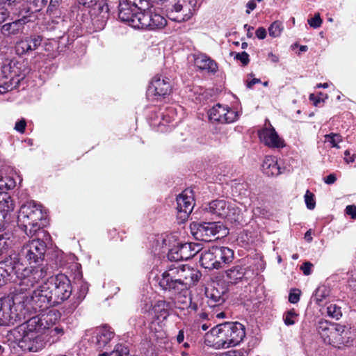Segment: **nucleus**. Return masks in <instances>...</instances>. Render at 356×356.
Masks as SVG:
<instances>
[{
  "label": "nucleus",
  "mask_w": 356,
  "mask_h": 356,
  "mask_svg": "<svg viewBox=\"0 0 356 356\" xmlns=\"http://www.w3.org/2000/svg\"><path fill=\"white\" fill-rule=\"evenodd\" d=\"M46 252V241L37 238L24 243L17 255L6 257L8 272H14L17 279V291H31L47 276Z\"/></svg>",
  "instance_id": "f257e3e1"
},
{
  "label": "nucleus",
  "mask_w": 356,
  "mask_h": 356,
  "mask_svg": "<svg viewBox=\"0 0 356 356\" xmlns=\"http://www.w3.org/2000/svg\"><path fill=\"white\" fill-rule=\"evenodd\" d=\"M37 286L31 293L26 291L22 306L29 312L44 311L67 300L72 292V286L68 277L63 273L49 277Z\"/></svg>",
  "instance_id": "f03ea898"
},
{
  "label": "nucleus",
  "mask_w": 356,
  "mask_h": 356,
  "mask_svg": "<svg viewBox=\"0 0 356 356\" xmlns=\"http://www.w3.org/2000/svg\"><path fill=\"white\" fill-rule=\"evenodd\" d=\"M49 321L51 315H35L18 326L13 332L18 346L28 352H38L44 348L47 340L42 330Z\"/></svg>",
  "instance_id": "7ed1b4c3"
},
{
  "label": "nucleus",
  "mask_w": 356,
  "mask_h": 356,
  "mask_svg": "<svg viewBox=\"0 0 356 356\" xmlns=\"http://www.w3.org/2000/svg\"><path fill=\"white\" fill-rule=\"evenodd\" d=\"M201 276L197 269L188 265L172 264L162 273L159 284L163 290L177 293L196 284Z\"/></svg>",
  "instance_id": "20e7f679"
},
{
  "label": "nucleus",
  "mask_w": 356,
  "mask_h": 356,
  "mask_svg": "<svg viewBox=\"0 0 356 356\" xmlns=\"http://www.w3.org/2000/svg\"><path fill=\"white\" fill-rule=\"evenodd\" d=\"M215 337L211 345L216 349L228 348L238 345L245 337V329L238 322H225L213 327L207 334Z\"/></svg>",
  "instance_id": "39448f33"
},
{
  "label": "nucleus",
  "mask_w": 356,
  "mask_h": 356,
  "mask_svg": "<svg viewBox=\"0 0 356 356\" xmlns=\"http://www.w3.org/2000/svg\"><path fill=\"white\" fill-rule=\"evenodd\" d=\"M317 330L325 343L340 348L341 346L352 345L355 334L344 325L330 323L327 321H320Z\"/></svg>",
  "instance_id": "423d86ee"
},
{
  "label": "nucleus",
  "mask_w": 356,
  "mask_h": 356,
  "mask_svg": "<svg viewBox=\"0 0 356 356\" xmlns=\"http://www.w3.org/2000/svg\"><path fill=\"white\" fill-rule=\"evenodd\" d=\"M43 218L42 205L30 201L21 206L17 216V224L28 236L32 237L43 226L41 222Z\"/></svg>",
  "instance_id": "0eeeda50"
},
{
  "label": "nucleus",
  "mask_w": 356,
  "mask_h": 356,
  "mask_svg": "<svg viewBox=\"0 0 356 356\" xmlns=\"http://www.w3.org/2000/svg\"><path fill=\"white\" fill-rule=\"evenodd\" d=\"M16 294L13 298H3L0 299V325L6 326L13 324L17 318L22 316L24 318L34 312H29L22 306L23 299L26 292L20 293L15 289Z\"/></svg>",
  "instance_id": "6e6552de"
},
{
  "label": "nucleus",
  "mask_w": 356,
  "mask_h": 356,
  "mask_svg": "<svg viewBox=\"0 0 356 356\" xmlns=\"http://www.w3.org/2000/svg\"><path fill=\"white\" fill-rule=\"evenodd\" d=\"M136 29L155 31L163 29L167 25V19L152 8L149 2L148 6L144 5L142 13L137 16Z\"/></svg>",
  "instance_id": "1a4fd4ad"
},
{
  "label": "nucleus",
  "mask_w": 356,
  "mask_h": 356,
  "mask_svg": "<svg viewBox=\"0 0 356 356\" xmlns=\"http://www.w3.org/2000/svg\"><path fill=\"white\" fill-rule=\"evenodd\" d=\"M191 231L197 240L207 242L212 241L220 233L221 236L227 234L225 227L220 222H193Z\"/></svg>",
  "instance_id": "9d476101"
},
{
  "label": "nucleus",
  "mask_w": 356,
  "mask_h": 356,
  "mask_svg": "<svg viewBox=\"0 0 356 356\" xmlns=\"http://www.w3.org/2000/svg\"><path fill=\"white\" fill-rule=\"evenodd\" d=\"M202 0H179L168 10V18L176 22L190 19L200 7Z\"/></svg>",
  "instance_id": "9b49d317"
},
{
  "label": "nucleus",
  "mask_w": 356,
  "mask_h": 356,
  "mask_svg": "<svg viewBox=\"0 0 356 356\" xmlns=\"http://www.w3.org/2000/svg\"><path fill=\"white\" fill-rule=\"evenodd\" d=\"M144 5L148 6L149 1L147 0H138V2H135L134 4H131L128 1L116 11L118 12L119 19L134 29H136L137 24H136V18L140 13L143 12Z\"/></svg>",
  "instance_id": "f8f14e48"
},
{
  "label": "nucleus",
  "mask_w": 356,
  "mask_h": 356,
  "mask_svg": "<svg viewBox=\"0 0 356 356\" xmlns=\"http://www.w3.org/2000/svg\"><path fill=\"white\" fill-rule=\"evenodd\" d=\"M211 121L219 123H232L238 118V112L231 109L228 106L216 104L208 112Z\"/></svg>",
  "instance_id": "ddd939ff"
},
{
  "label": "nucleus",
  "mask_w": 356,
  "mask_h": 356,
  "mask_svg": "<svg viewBox=\"0 0 356 356\" xmlns=\"http://www.w3.org/2000/svg\"><path fill=\"white\" fill-rule=\"evenodd\" d=\"M172 90L170 79L162 75L155 76L148 88L147 96L156 99L164 97L169 95Z\"/></svg>",
  "instance_id": "4468645a"
},
{
  "label": "nucleus",
  "mask_w": 356,
  "mask_h": 356,
  "mask_svg": "<svg viewBox=\"0 0 356 356\" xmlns=\"http://www.w3.org/2000/svg\"><path fill=\"white\" fill-rule=\"evenodd\" d=\"M177 209L179 218L185 220L192 212L195 200L192 189L186 188L177 197Z\"/></svg>",
  "instance_id": "2eb2a0df"
},
{
  "label": "nucleus",
  "mask_w": 356,
  "mask_h": 356,
  "mask_svg": "<svg viewBox=\"0 0 356 356\" xmlns=\"http://www.w3.org/2000/svg\"><path fill=\"white\" fill-rule=\"evenodd\" d=\"M38 315H51V321L47 322V326L42 330L43 337H45L47 340V345L58 341L64 334V329L60 326H53L57 320L56 314L49 311L44 314H39Z\"/></svg>",
  "instance_id": "dca6fc26"
},
{
  "label": "nucleus",
  "mask_w": 356,
  "mask_h": 356,
  "mask_svg": "<svg viewBox=\"0 0 356 356\" xmlns=\"http://www.w3.org/2000/svg\"><path fill=\"white\" fill-rule=\"evenodd\" d=\"M115 333L112 328L106 325L97 327L92 331L90 342L96 349L104 348L114 337Z\"/></svg>",
  "instance_id": "f3484780"
},
{
  "label": "nucleus",
  "mask_w": 356,
  "mask_h": 356,
  "mask_svg": "<svg viewBox=\"0 0 356 356\" xmlns=\"http://www.w3.org/2000/svg\"><path fill=\"white\" fill-rule=\"evenodd\" d=\"M258 134L260 140L269 147L280 148L284 146V140L279 137L270 124L268 127L260 130Z\"/></svg>",
  "instance_id": "a211bd4d"
},
{
  "label": "nucleus",
  "mask_w": 356,
  "mask_h": 356,
  "mask_svg": "<svg viewBox=\"0 0 356 356\" xmlns=\"http://www.w3.org/2000/svg\"><path fill=\"white\" fill-rule=\"evenodd\" d=\"M42 42V37L39 35H31L18 41L15 46L19 55L29 54L38 49Z\"/></svg>",
  "instance_id": "6ab92c4d"
},
{
  "label": "nucleus",
  "mask_w": 356,
  "mask_h": 356,
  "mask_svg": "<svg viewBox=\"0 0 356 356\" xmlns=\"http://www.w3.org/2000/svg\"><path fill=\"white\" fill-rule=\"evenodd\" d=\"M14 208L15 204L10 195L0 193V225L10 221Z\"/></svg>",
  "instance_id": "aec40b11"
},
{
  "label": "nucleus",
  "mask_w": 356,
  "mask_h": 356,
  "mask_svg": "<svg viewBox=\"0 0 356 356\" xmlns=\"http://www.w3.org/2000/svg\"><path fill=\"white\" fill-rule=\"evenodd\" d=\"M31 15H23L19 19L3 24L1 28V33L6 37H10L22 33L24 25L31 22Z\"/></svg>",
  "instance_id": "412c9836"
},
{
  "label": "nucleus",
  "mask_w": 356,
  "mask_h": 356,
  "mask_svg": "<svg viewBox=\"0 0 356 356\" xmlns=\"http://www.w3.org/2000/svg\"><path fill=\"white\" fill-rule=\"evenodd\" d=\"M9 72L10 81L18 85L21 80L24 79L26 74L29 72L24 63L11 61L8 65L3 67V72Z\"/></svg>",
  "instance_id": "4be33fe9"
},
{
  "label": "nucleus",
  "mask_w": 356,
  "mask_h": 356,
  "mask_svg": "<svg viewBox=\"0 0 356 356\" xmlns=\"http://www.w3.org/2000/svg\"><path fill=\"white\" fill-rule=\"evenodd\" d=\"M261 170L268 177H277L282 174L284 168L281 165V159L278 157H265Z\"/></svg>",
  "instance_id": "5701e85b"
},
{
  "label": "nucleus",
  "mask_w": 356,
  "mask_h": 356,
  "mask_svg": "<svg viewBox=\"0 0 356 356\" xmlns=\"http://www.w3.org/2000/svg\"><path fill=\"white\" fill-rule=\"evenodd\" d=\"M127 0H104L98 6L99 13L102 20L107 19L109 14H114Z\"/></svg>",
  "instance_id": "b1692460"
},
{
  "label": "nucleus",
  "mask_w": 356,
  "mask_h": 356,
  "mask_svg": "<svg viewBox=\"0 0 356 356\" xmlns=\"http://www.w3.org/2000/svg\"><path fill=\"white\" fill-rule=\"evenodd\" d=\"M200 262L201 266L209 270L220 268V263L216 260L213 252V247L202 250Z\"/></svg>",
  "instance_id": "393cba45"
},
{
  "label": "nucleus",
  "mask_w": 356,
  "mask_h": 356,
  "mask_svg": "<svg viewBox=\"0 0 356 356\" xmlns=\"http://www.w3.org/2000/svg\"><path fill=\"white\" fill-rule=\"evenodd\" d=\"M216 260L220 263V268L225 264L231 263L234 257V251L227 247L213 246Z\"/></svg>",
  "instance_id": "a878e982"
},
{
  "label": "nucleus",
  "mask_w": 356,
  "mask_h": 356,
  "mask_svg": "<svg viewBox=\"0 0 356 356\" xmlns=\"http://www.w3.org/2000/svg\"><path fill=\"white\" fill-rule=\"evenodd\" d=\"M205 295L207 305L210 308H215L222 305L225 300L224 291H219L215 287L206 289Z\"/></svg>",
  "instance_id": "bb28decb"
},
{
  "label": "nucleus",
  "mask_w": 356,
  "mask_h": 356,
  "mask_svg": "<svg viewBox=\"0 0 356 356\" xmlns=\"http://www.w3.org/2000/svg\"><path fill=\"white\" fill-rule=\"evenodd\" d=\"M207 209L213 215L227 218L229 213V202L225 200H216L209 203Z\"/></svg>",
  "instance_id": "cd10ccee"
},
{
  "label": "nucleus",
  "mask_w": 356,
  "mask_h": 356,
  "mask_svg": "<svg viewBox=\"0 0 356 356\" xmlns=\"http://www.w3.org/2000/svg\"><path fill=\"white\" fill-rule=\"evenodd\" d=\"M194 63L195 66L201 70H207L212 73H215L218 70L216 63L205 54H195Z\"/></svg>",
  "instance_id": "c85d7f7f"
},
{
  "label": "nucleus",
  "mask_w": 356,
  "mask_h": 356,
  "mask_svg": "<svg viewBox=\"0 0 356 356\" xmlns=\"http://www.w3.org/2000/svg\"><path fill=\"white\" fill-rule=\"evenodd\" d=\"M5 7L10 9L16 8L18 10L19 15H31L33 13L28 4L29 0H0Z\"/></svg>",
  "instance_id": "c756f323"
},
{
  "label": "nucleus",
  "mask_w": 356,
  "mask_h": 356,
  "mask_svg": "<svg viewBox=\"0 0 356 356\" xmlns=\"http://www.w3.org/2000/svg\"><path fill=\"white\" fill-rule=\"evenodd\" d=\"M225 274V278L229 283L236 284L245 277L246 268L241 265H236L227 269Z\"/></svg>",
  "instance_id": "7c9ffc66"
},
{
  "label": "nucleus",
  "mask_w": 356,
  "mask_h": 356,
  "mask_svg": "<svg viewBox=\"0 0 356 356\" xmlns=\"http://www.w3.org/2000/svg\"><path fill=\"white\" fill-rule=\"evenodd\" d=\"M175 241V239L172 236H167L165 238L162 239L163 244L165 245L166 249H168V259L171 261H178L183 260L182 256L180 254L179 247L178 243L177 245H174L171 247L170 243L171 241Z\"/></svg>",
  "instance_id": "2f4dec72"
},
{
  "label": "nucleus",
  "mask_w": 356,
  "mask_h": 356,
  "mask_svg": "<svg viewBox=\"0 0 356 356\" xmlns=\"http://www.w3.org/2000/svg\"><path fill=\"white\" fill-rule=\"evenodd\" d=\"M11 171L10 175L5 178H0V190L4 188L8 190L13 189L16 186L17 183L21 184L22 181V177L19 172L13 168H12Z\"/></svg>",
  "instance_id": "473e14b6"
},
{
  "label": "nucleus",
  "mask_w": 356,
  "mask_h": 356,
  "mask_svg": "<svg viewBox=\"0 0 356 356\" xmlns=\"http://www.w3.org/2000/svg\"><path fill=\"white\" fill-rule=\"evenodd\" d=\"M179 247L180 254L182 256L183 260H188L193 257L197 253H198L201 247L198 243H178Z\"/></svg>",
  "instance_id": "72a5a7b5"
},
{
  "label": "nucleus",
  "mask_w": 356,
  "mask_h": 356,
  "mask_svg": "<svg viewBox=\"0 0 356 356\" xmlns=\"http://www.w3.org/2000/svg\"><path fill=\"white\" fill-rule=\"evenodd\" d=\"M153 309L158 320H165L169 316L170 303L163 300H158L154 305Z\"/></svg>",
  "instance_id": "f704fd0d"
},
{
  "label": "nucleus",
  "mask_w": 356,
  "mask_h": 356,
  "mask_svg": "<svg viewBox=\"0 0 356 356\" xmlns=\"http://www.w3.org/2000/svg\"><path fill=\"white\" fill-rule=\"evenodd\" d=\"M161 120L157 124L152 122V124L156 126H165L166 124L175 122L177 120V109L175 107L170 106L166 111L160 114Z\"/></svg>",
  "instance_id": "c9c22d12"
},
{
  "label": "nucleus",
  "mask_w": 356,
  "mask_h": 356,
  "mask_svg": "<svg viewBox=\"0 0 356 356\" xmlns=\"http://www.w3.org/2000/svg\"><path fill=\"white\" fill-rule=\"evenodd\" d=\"M88 291V284L86 282H82L80 284L78 291L74 296V302L72 305L71 312L74 311L78 305L83 300L86 298Z\"/></svg>",
  "instance_id": "e433bc0d"
},
{
  "label": "nucleus",
  "mask_w": 356,
  "mask_h": 356,
  "mask_svg": "<svg viewBox=\"0 0 356 356\" xmlns=\"http://www.w3.org/2000/svg\"><path fill=\"white\" fill-rule=\"evenodd\" d=\"M324 143L330 147L340 148L343 143L342 136L339 134L330 133L325 136Z\"/></svg>",
  "instance_id": "4c0bfd02"
},
{
  "label": "nucleus",
  "mask_w": 356,
  "mask_h": 356,
  "mask_svg": "<svg viewBox=\"0 0 356 356\" xmlns=\"http://www.w3.org/2000/svg\"><path fill=\"white\" fill-rule=\"evenodd\" d=\"M283 321L286 326L294 325L298 319V314L294 309L286 311L283 314Z\"/></svg>",
  "instance_id": "58836bf2"
},
{
  "label": "nucleus",
  "mask_w": 356,
  "mask_h": 356,
  "mask_svg": "<svg viewBox=\"0 0 356 356\" xmlns=\"http://www.w3.org/2000/svg\"><path fill=\"white\" fill-rule=\"evenodd\" d=\"M330 294V291L325 286H319L314 294V301L320 305Z\"/></svg>",
  "instance_id": "ea45409f"
},
{
  "label": "nucleus",
  "mask_w": 356,
  "mask_h": 356,
  "mask_svg": "<svg viewBox=\"0 0 356 356\" xmlns=\"http://www.w3.org/2000/svg\"><path fill=\"white\" fill-rule=\"evenodd\" d=\"M227 218L232 220L239 221L242 218V209L235 204L231 205L229 203V213Z\"/></svg>",
  "instance_id": "a19ab883"
},
{
  "label": "nucleus",
  "mask_w": 356,
  "mask_h": 356,
  "mask_svg": "<svg viewBox=\"0 0 356 356\" xmlns=\"http://www.w3.org/2000/svg\"><path fill=\"white\" fill-rule=\"evenodd\" d=\"M8 262H6V258L0 262V286L4 284V278L14 275V272H8Z\"/></svg>",
  "instance_id": "79ce46f5"
},
{
  "label": "nucleus",
  "mask_w": 356,
  "mask_h": 356,
  "mask_svg": "<svg viewBox=\"0 0 356 356\" xmlns=\"http://www.w3.org/2000/svg\"><path fill=\"white\" fill-rule=\"evenodd\" d=\"M283 30V25L281 22L275 21L271 24L268 28L269 35L271 37L276 38L280 35Z\"/></svg>",
  "instance_id": "37998d69"
},
{
  "label": "nucleus",
  "mask_w": 356,
  "mask_h": 356,
  "mask_svg": "<svg viewBox=\"0 0 356 356\" xmlns=\"http://www.w3.org/2000/svg\"><path fill=\"white\" fill-rule=\"evenodd\" d=\"M327 315L333 318L339 319L341 315V307L335 304H331L327 307Z\"/></svg>",
  "instance_id": "c03bdc74"
},
{
  "label": "nucleus",
  "mask_w": 356,
  "mask_h": 356,
  "mask_svg": "<svg viewBox=\"0 0 356 356\" xmlns=\"http://www.w3.org/2000/svg\"><path fill=\"white\" fill-rule=\"evenodd\" d=\"M304 198L307 209L310 210L314 209L316 206L314 195L307 190L305 194Z\"/></svg>",
  "instance_id": "a18cd8bd"
},
{
  "label": "nucleus",
  "mask_w": 356,
  "mask_h": 356,
  "mask_svg": "<svg viewBox=\"0 0 356 356\" xmlns=\"http://www.w3.org/2000/svg\"><path fill=\"white\" fill-rule=\"evenodd\" d=\"M111 356H129V350L122 344H118L111 353Z\"/></svg>",
  "instance_id": "49530a36"
},
{
  "label": "nucleus",
  "mask_w": 356,
  "mask_h": 356,
  "mask_svg": "<svg viewBox=\"0 0 356 356\" xmlns=\"http://www.w3.org/2000/svg\"><path fill=\"white\" fill-rule=\"evenodd\" d=\"M348 283L350 288L356 291V268L351 270L348 274Z\"/></svg>",
  "instance_id": "de8ad7c7"
},
{
  "label": "nucleus",
  "mask_w": 356,
  "mask_h": 356,
  "mask_svg": "<svg viewBox=\"0 0 356 356\" xmlns=\"http://www.w3.org/2000/svg\"><path fill=\"white\" fill-rule=\"evenodd\" d=\"M310 26L316 29L321 26L322 19L319 13H316L314 16L307 20Z\"/></svg>",
  "instance_id": "09e8293b"
},
{
  "label": "nucleus",
  "mask_w": 356,
  "mask_h": 356,
  "mask_svg": "<svg viewBox=\"0 0 356 356\" xmlns=\"http://www.w3.org/2000/svg\"><path fill=\"white\" fill-rule=\"evenodd\" d=\"M159 321L160 320H158V318H156V320L152 321L149 323V329L152 333L156 334L162 331V325L161 324L160 322H159Z\"/></svg>",
  "instance_id": "8fccbe9b"
},
{
  "label": "nucleus",
  "mask_w": 356,
  "mask_h": 356,
  "mask_svg": "<svg viewBox=\"0 0 356 356\" xmlns=\"http://www.w3.org/2000/svg\"><path fill=\"white\" fill-rule=\"evenodd\" d=\"M300 291L298 289H291L289 295V301L293 304L297 303L300 300Z\"/></svg>",
  "instance_id": "3c124183"
},
{
  "label": "nucleus",
  "mask_w": 356,
  "mask_h": 356,
  "mask_svg": "<svg viewBox=\"0 0 356 356\" xmlns=\"http://www.w3.org/2000/svg\"><path fill=\"white\" fill-rule=\"evenodd\" d=\"M17 85L10 80L9 82H5L3 84L0 85V94H4L8 91L12 90L16 88Z\"/></svg>",
  "instance_id": "603ef678"
},
{
  "label": "nucleus",
  "mask_w": 356,
  "mask_h": 356,
  "mask_svg": "<svg viewBox=\"0 0 356 356\" xmlns=\"http://www.w3.org/2000/svg\"><path fill=\"white\" fill-rule=\"evenodd\" d=\"M234 58L239 60L242 63L243 65H248L250 61L249 55L245 51L236 53Z\"/></svg>",
  "instance_id": "864d4df0"
},
{
  "label": "nucleus",
  "mask_w": 356,
  "mask_h": 356,
  "mask_svg": "<svg viewBox=\"0 0 356 356\" xmlns=\"http://www.w3.org/2000/svg\"><path fill=\"white\" fill-rule=\"evenodd\" d=\"M313 264L309 261L304 262L300 266V270L305 275H309L312 273Z\"/></svg>",
  "instance_id": "5fc2aeb1"
},
{
  "label": "nucleus",
  "mask_w": 356,
  "mask_h": 356,
  "mask_svg": "<svg viewBox=\"0 0 356 356\" xmlns=\"http://www.w3.org/2000/svg\"><path fill=\"white\" fill-rule=\"evenodd\" d=\"M26 126V120L24 119H22L15 123V129L17 131H18L21 134H23V133H24Z\"/></svg>",
  "instance_id": "6e6d98bb"
},
{
  "label": "nucleus",
  "mask_w": 356,
  "mask_h": 356,
  "mask_svg": "<svg viewBox=\"0 0 356 356\" xmlns=\"http://www.w3.org/2000/svg\"><path fill=\"white\" fill-rule=\"evenodd\" d=\"M346 213L351 217L352 219L356 220V206L348 205L346 207Z\"/></svg>",
  "instance_id": "4d7b16f0"
},
{
  "label": "nucleus",
  "mask_w": 356,
  "mask_h": 356,
  "mask_svg": "<svg viewBox=\"0 0 356 356\" xmlns=\"http://www.w3.org/2000/svg\"><path fill=\"white\" fill-rule=\"evenodd\" d=\"M255 1L256 0H250L247 4H246V7H247V10H246V13L248 14H250L251 11H252L253 10H254L257 7V4L255 3ZM258 2H260L262 0H257Z\"/></svg>",
  "instance_id": "13d9d810"
},
{
  "label": "nucleus",
  "mask_w": 356,
  "mask_h": 356,
  "mask_svg": "<svg viewBox=\"0 0 356 356\" xmlns=\"http://www.w3.org/2000/svg\"><path fill=\"white\" fill-rule=\"evenodd\" d=\"M80 4L85 7L91 8L95 6L98 0H78Z\"/></svg>",
  "instance_id": "bf43d9fd"
},
{
  "label": "nucleus",
  "mask_w": 356,
  "mask_h": 356,
  "mask_svg": "<svg viewBox=\"0 0 356 356\" xmlns=\"http://www.w3.org/2000/svg\"><path fill=\"white\" fill-rule=\"evenodd\" d=\"M9 16V12L7 8H0V24L3 22Z\"/></svg>",
  "instance_id": "052dcab7"
},
{
  "label": "nucleus",
  "mask_w": 356,
  "mask_h": 356,
  "mask_svg": "<svg viewBox=\"0 0 356 356\" xmlns=\"http://www.w3.org/2000/svg\"><path fill=\"white\" fill-rule=\"evenodd\" d=\"M256 35L260 40L264 39L266 36V29L263 27L258 28L256 31Z\"/></svg>",
  "instance_id": "680f3d73"
},
{
  "label": "nucleus",
  "mask_w": 356,
  "mask_h": 356,
  "mask_svg": "<svg viewBox=\"0 0 356 356\" xmlns=\"http://www.w3.org/2000/svg\"><path fill=\"white\" fill-rule=\"evenodd\" d=\"M323 180L325 184L330 185L336 181L337 177L334 174H330L327 177H324Z\"/></svg>",
  "instance_id": "e2e57ef3"
},
{
  "label": "nucleus",
  "mask_w": 356,
  "mask_h": 356,
  "mask_svg": "<svg viewBox=\"0 0 356 356\" xmlns=\"http://www.w3.org/2000/svg\"><path fill=\"white\" fill-rule=\"evenodd\" d=\"M356 157H343V163L346 165H348L350 166H353V164L355 163L354 166H356Z\"/></svg>",
  "instance_id": "0e129e2a"
},
{
  "label": "nucleus",
  "mask_w": 356,
  "mask_h": 356,
  "mask_svg": "<svg viewBox=\"0 0 356 356\" xmlns=\"http://www.w3.org/2000/svg\"><path fill=\"white\" fill-rule=\"evenodd\" d=\"M177 341L178 343H181L184 340V330H180L178 332V334L176 337Z\"/></svg>",
  "instance_id": "69168bd1"
},
{
  "label": "nucleus",
  "mask_w": 356,
  "mask_h": 356,
  "mask_svg": "<svg viewBox=\"0 0 356 356\" xmlns=\"http://www.w3.org/2000/svg\"><path fill=\"white\" fill-rule=\"evenodd\" d=\"M268 58L270 62L273 63H276L279 61V56L273 54L272 52L268 54Z\"/></svg>",
  "instance_id": "338daca9"
},
{
  "label": "nucleus",
  "mask_w": 356,
  "mask_h": 356,
  "mask_svg": "<svg viewBox=\"0 0 356 356\" xmlns=\"http://www.w3.org/2000/svg\"><path fill=\"white\" fill-rule=\"evenodd\" d=\"M260 82H261V80H260V79H256V78L252 79L251 81H248V82L247 83V87H248V88H252V86H253L254 84L258 83H260Z\"/></svg>",
  "instance_id": "774afa93"
}]
</instances>
